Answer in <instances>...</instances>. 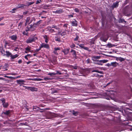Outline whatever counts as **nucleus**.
Segmentation results:
<instances>
[{
	"label": "nucleus",
	"instance_id": "aec40b11",
	"mask_svg": "<svg viewBox=\"0 0 132 132\" xmlns=\"http://www.w3.org/2000/svg\"><path fill=\"white\" fill-rule=\"evenodd\" d=\"M97 62H94V63L98 64L99 65H102L103 64L102 63V61L101 60H97Z\"/></svg>",
	"mask_w": 132,
	"mask_h": 132
},
{
	"label": "nucleus",
	"instance_id": "1a4fd4ad",
	"mask_svg": "<svg viewBox=\"0 0 132 132\" xmlns=\"http://www.w3.org/2000/svg\"><path fill=\"white\" fill-rule=\"evenodd\" d=\"M9 37L12 40L15 41L17 39V36L16 35H14L10 36Z\"/></svg>",
	"mask_w": 132,
	"mask_h": 132
},
{
	"label": "nucleus",
	"instance_id": "f257e3e1",
	"mask_svg": "<svg viewBox=\"0 0 132 132\" xmlns=\"http://www.w3.org/2000/svg\"><path fill=\"white\" fill-rule=\"evenodd\" d=\"M25 6V5L23 4H19L18 5V6L16 7V8L13 9L12 11H10L11 12V13H14L15 12V11L16 9L18 8H24V7Z\"/></svg>",
	"mask_w": 132,
	"mask_h": 132
},
{
	"label": "nucleus",
	"instance_id": "2f4dec72",
	"mask_svg": "<svg viewBox=\"0 0 132 132\" xmlns=\"http://www.w3.org/2000/svg\"><path fill=\"white\" fill-rule=\"evenodd\" d=\"M126 22V21H125L123 19H122L121 18V19H119V23H122V22Z\"/></svg>",
	"mask_w": 132,
	"mask_h": 132
},
{
	"label": "nucleus",
	"instance_id": "393cba45",
	"mask_svg": "<svg viewBox=\"0 0 132 132\" xmlns=\"http://www.w3.org/2000/svg\"><path fill=\"white\" fill-rule=\"evenodd\" d=\"M10 110H9L8 111H7L5 112H3V113L5 114L6 115H8L10 113Z\"/></svg>",
	"mask_w": 132,
	"mask_h": 132
},
{
	"label": "nucleus",
	"instance_id": "69168bd1",
	"mask_svg": "<svg viewBox=\"0 0 132 132\" xmlns=\"http://www.w3.org/2000/svg\"><path fill=\"white\" fill-rule=\"evenodd\" d=\"M28 11H26V12H24L23 13V15L26 14H27L28 13Z\"/></svg>",
	"mask_w": 132,
	"mask_h": 132
},
{
	"label": "nucleus",
	"instance_id": "a18cd8bd",
	"mask_svg": "<svg viewBox=\"0 0 132 132\" xmlns=\"http://www.w3.org/2000/svg\"><path fill=\"white\" fill-rule=\"evenodd\" d=\"M50 32L51 33H53L56 32L54 29H51L50 30Z\"/></svg>",
	"mask_w": 132,
	"mask_h": 132
},
{
	"label": "nucleus",
	"instance_id": "c756f323",
	"mask_svg": "<svg viewBox=\"0 0 132 132\" xmlns=\"http://www.w3.org/2000/svg\"><path fill=\"white\" fill-rule=\"evenodd\" d=\"M77 45H79L81 48H83L84 47V44H78Z\"/></svg>",
	"mask_w": 132,
	"mask_h": 132
},
{
	"label": "nucleus",
	"instance_id": "b1692460",
	"mask_svg": "<svg viewBox=\"0 0 132 132\" xmlns=\"http://www.w3.org/2000/svg\"><path fill=\"white\" fill-rule=\"evenodd\" d=\"M118 6V2H116V3H114L112 5V7H117Z\"/></svg>",
	"mask_w": 132,
	"mask_h": 132
},
{
	"label": "nucleus",
	"instance_id": "6e6552de",
	"mask_svg": "<svg viewBox=\"0 0 132 132\" xmlns=\"http://www.w3.org/2000/svg\"><path fill=\"white\" fill-rule=\"evenodd\" d=\"M69 49L66 48V49L62 50L61 51L64 53L65 55H67L69 53Z\"/></svg>",
	"mask_w": 132,
	"mask_h": 132
},
{
	"label": "nucleus",
	"instance_id": "9d476101",
	"mask_svg": "<svg viewBox=\"0 0 132 132\" xmlns=\"http://www.w3.org/2000/svg\"><path fill=\"white\" fill-rule=\"evenodd\" d=\"M6 54L3 55L4 56H6L7 57H9L10 56L11 57L12 53L8 51H6L5 52Z\"/></svg>",
	"mask_w": 132,
	"mask_h": 132
},
{
	"label": "nucleus",
	"instance_id": "423d86ee",
	"mask_svg": "<svg viewBox=\"0 0 132 132\" xmlns=\"http://www.w3.org/2000/svg\"><path fill=\"white\" fill-rule=\"evenodd\" d=\"M54 116V114L51 113H48L46 116L47 118L48 119H51Z\"/></svg>",
	"mask_w": 132,
	"mask_h": 132
},
{
	"label": "nucleus",
	"instance_id": "f8f14e48",
	"mask_svg": "<svg viewBox=\"0 0 132 132\" xmlns=\"http://www.w3.org/2000/svg\"><path fill=\"white\" fill-rule=\"evenodd\" d=\"M72 26H73L77 27V21L75 20L71 22Z\"/></svg>",
	"mask_w": 132,
	"mask_h": 132
},
{
	"label": "nucleus",
	"instance_id": "39448f33",
	"mask_svg": "<svg viewBox=\"0 0 132 132\" xmlns=\"http://www.w3.org/2000/svg\"><path fill=\"white\" fill-rule=\"evenodd\" d=\"M111 57L113 58H114L116 59V60L117 61H119L120 62L124 61L125 60V59L123 58L122 57H118L116 56H112Z\"/></svg>",
	"mask_w": 132,
	"mask_h": 132
},
{
	"label": "nucleus",
	"instance_id": "cd10ccee",
	"mask_svg": "<svg viewBox=\"0 0 132 132\" xmlns=\"http://www.w3.org/2000/svg\"><path fill=\"white\" fill-rule=\"evenodd\" d=\"M83 49H84L85 50L88 51L89 52L91 51V50H90L89 49V48L86 47L84 46V48Z\"/></svg>",
	"mask_w": 132,
	"mask_h": 132
},
{
	"label": "nucleus",
	"instance_id": "dca6fc26",
	"mask_svg": "<svg viewBox=\"0 0 132 132\" xmlns=\"http://www.w3.org/2000/svg\"><path fill=\"white\" fill-rule=\"evenodd\" d=\"M111 64L112 66L114 67H116L119 65V64L116 62H111Z\"/></svg>",
	"mask_w": 132,
	"mask_h": 132
},
{
	"label": "nucleus",
	"instance_id": "e433bc0d",
	"mask_svg": "<svg viewBox=\"0 0 132 132\" xmlns=\"http://www.w3.org/2000/svg\"><path fill=\"white\" fill-rule=\"evenodd\" d=\"M22 24V22H20L19 23L18 26V27L19 28H21Z\"/></svg>",
	"mask_w": 132,
	"mask_h": 132
},
{
	"label": "nucleus",
	"instance_id": "4d7b16f0",
	"mask_svg": "<svg viewBox=\"0 0 132 132\" xmlns=\"http://www.w3.org/2000/svg\"><path fill=\"white\" fill-rule=\"evenodd\" d=\"M97 72L100 73L101 74H103V72L101 71H99L98 70H97Z\"/></svg>",
	"mask_w": 132,
	"mask_h": 132
},
{
	"label": "nucleus",
	"instance_id": "2eb2a0df",
	"mask_svg": "<svg viewBox=\"0 0 132 132\" xmlns=\"http://www.w3.org/2000/svg\"><path fill=\"white\" fill-rule=\"evenodd\" d=\"M51 90H52L51 93L53 94L55 93H57L58 92V91L59 90L58 89H56L55 90L54 88H51Z\"/></svg>",
	"mask_w": 132,
	"mask_h": 132
},
{
	"label": "nucleus",
	"instance_id": "e2e57ef3",
	"mask_svg": "<svg viewBox=\"0 0 132 132\" xmlns=\"http://www.w3.org/2000/svg\"><path fill=\"white\" fill-rule=\"evenodd\" d=\"M41 21V20H40L38 21L37 22V23H36V24H37L38 25H39V24L40 23V22Z\"/></svg>",
	"mask_w": 132,
	"mask_h": 132
},
{
	"label": "nucleus",
	"instance_id": "79ce46f5",
	"mask_svg": "<svg viewBox=\"0 0 132 132\" xmlns=\"http://www.w3.org/2000/svg\"><path fill=\"white\" fill-rule=\"evenodd\" d=\"M53 53H54V54L56 55H58V54L57 52V51L55 50V49H54V50L53 52Z\"/></svg>",
	"mask_w": 132,
	"mask_h": 132
},
{
	"label": "nucleus",
	"instance_id": "7ed1b4c3",
	"mask_svg": "<svg viewBox=\"0 0 132 132\" xmlns=\"http://www.w3.org/2000/svg\"><path fill=\"white\" fill-rule=\"evenodd\" d=\"M0 100L2 102L3 107L5 108H7L9 105L8 103L5 102V99L4 98H2L0 99Z\"/></svg>",
	"mask_w": 132,
	"mask_h": 132
},
{
	"label": "nucleus",
	"instance_id": "4be33fe9",
	"mask_svg": "<svg viewBox=\"0 0 132 132\" xmlns=\"http://www.w3.org/2000/svg\"><path fill=\"white\" fill-rule=\"evenodd\" d=\"M40 109V108L37 106L34 107L33 108V110L35 111H39ZM41 109H40L41 110Z\"/></svg>",
	"mask_w": 132,
	"mask_h": 132
},
{
	"label": "nucleus",
	"instance_id": "bb28decb",
	"mask_svg": "<svg viewBox=\"0 0 132 132\" xmlns=\"http://www.w3.org/2000/svg\"><path fill=\"white\" fill-rule=\"evenodd\" d=\"M48 75H50L51 76H53V75H55L56 74L54 72H49L48 74Z\"/></svg>",
	"mask_w": 132,
	"mask_h": 132
},
{
	"label": "nucleus",
	"instance_id": "9b49d317",
	"mask_svg": "<svg viewBox=\"0 0 132 132\" xmlns=\"http://www.w3.org/2000/svg\"><path fill=\"white\" fill-rule=\"evenodd\" d=\"M16 82L17 83L20 85V86H21L22 84H24V83L25 82V81L23 80L20 79L17 80Z\"/></svg>",
	"mask_w": 132,
	"mask_h": 132
},
{
	"label": "nucleus",
	"instance_id": "6e6d98bb",
	"mask_svg": "<svg viewBox=\"0 0 132 132\" xmlns=\"http://www.w3.org/2000/svg\"><path fill=\"white\" fill-rule=\"evenodd\" d=\"M35 19L34 18H32L31 20H30V21L29 22L30 23H31L33 20H35Z\"/></svg>",
	"mask_w": 132,
	"mask_h": 132
},
{
	"label": "nucleus",
	"instance_id": "3c124183",
	"mask_svg": "<svg viewBox=\"0 0 132 132\" xmlns=\"http://www.w3.org/2000/svg\"><path fill=\"white\" fill-rule=\"evenodd\" d=\"M106 66L108 67H110L111 66V63L110 64L109 63H108L106 64Z\"/></svg>",
	"mask_w": 132,
	"mask_h": 132
},
{
	"label": "nucleus",
	"instance_id": "f3484780",
	"mask_svg": "<svg viewBox=\"0 0 132 132\" xmlns=\"http://www.w3.org/2000/svg\"><path fill=\"white\" fill-rule=\"evenodd\" d=\"M30 90L32 92L37 91L38 90V89L34 87H30Z\"/></svg>",
	"mask_w": 132,
	"mask_h": 132
},
{
	"label": "nucleus",
	"instance_id": "09e8293b",
	"mask_svg": "<svg viewBox=\"0 0 132 132\" xmlns=\"http://www.w3.org/2000/svg\"><path fill=\"white\" fill-rule=\"evenodd\" d=\"M54 49H55V50L57 51L58 50H60V48L59 47H55L54 48Z\"/></svg>",
	"mask_w": 132,
	"mask_h": 132
},
{
	"label": "nucleus",
	"instance_id": "a19ab883",
	"mask_svg": "<svg viewBox=\"0 0 132 132\" xmlns=\"http://www.w3.org/2000/svg\"><path fill=\"white\" fill-rule=\"evenodd\" d=\"M86 62L87 63H89L90 62V60L88 58L86 61Z\"/></svg>",
	"mask_w": 132,
	"mask_h": 132
},
{
	"label": "nucleus",
	"instance_id": "5fc2aeb1",
	"mask_svg": "<svg viewBox=\"0 0 132 132\" xmlns=\"http://www.w3.org/2000/svg\"><path fill=\"white\" fill-rule=\"evenodd\" d=\"M23 87H25L26 88V89H30V87H27L26 86H23Z\"/></svg>",
	"mask_w": 132,
	"mask_h": 132
},
{
	"label": "nucleus",
	"instance_id": "4c0bfd02",
	"mask_svg": "<svg viewBox=\"0 0 132 132\" xmlns=\"http://www.w3.org/2000/svg\"><path fill=\"white\" fill-rule=\"evenodd\" d=\"M75 47V45L73 44L72 43V45H71L70 46V47L71 48H73L74 47Z\"/></svg>",
	"mask_w": 132,
	"mask_h": 132
},
{
	"label": "nucleus",
	"instance_id": "680f3d73",
	"mask_svg": "<svg viewBox=\"0 0 132 132\" xmlns=\"http://www.w3.org/2000/svg\"><path fill=\"white\" fill-rule=\"evenodd\" d=\"M18 62L19 64H20L22 62V60H20L18 61Z\"/></svg>",
	"mask_w": 132,
	"mask_h": 132
},
{
	"label": "nucleus",
	"instance_id": "a211bd4d",
	"mask_svg": "<svg viewBox=\"0 0 132 132\" xmlns=\"http://www.w3.org/2000/svg\"><path fill=\"white\" fill-rule=\"evenodd\" d=\"M19 56V55L17 54H15V55H12V54L11 55V59H14L17 57Z\"/></svg>",
	"mask_w": 132,
	"mask_h": 132
},
{
	"label": "nucleus",
	"instance_id": "052dcab7",
	"mask_svg": "<svg viewBox=\"0 0 132 132\" xmlns=\"http://www.w3.org/2000/svg\"><path fill=\"white\" fill-rule=\"evenodd\" d=\"M41 48H40V46L39 48H38V49H36V51L37 52L41 50Z\"/></svg>",
	"mask_w": 132,
	"mask_h": 132
},
{
	"label": "nucleus",
	"instance_id": "20e7f679",
	"mask_svg": "<svg viewBox=\"0 0 132 132\" xmlns=\"http://www.w3.org/2000/svg\"><path fill=\"white\" fill-rule=\"evenodd\" d=\"M45 48L47 49L49 48L48 44L45 43H42L40 45V48Z\"/></svg>",
	"mask_w": 132,
	"mask_h": 132
},
{
	"label": "nucleus",
	"instance_id": "37998d69",
	"mask_svg": "<svg viewBox=\"0 0 132 132\" xmlns=\"http://www.w3.org/2000/svg\"><path fill=\"white\" fill-rule=\"evenodd\" d=\"M74 112L73 113V114L75 116H77L78 114V112H75L73 111Z\"/></svg>",
	"mask_w": 132,
	"mask_h": 132
},
{
	"label": "nucleus",
	"instance_id": "bf43d9fd",
	"mask_svg": "<svg viewBox=\"0 0 132 132\" xmlns=\"http://www.w3.org/2000/svg\"><path fill=\"white\" fill-rule=\"evenodd\" d=\"M54 28L56 30H58L59 29V28H57L56 26H53V27H52V28Z\"/></svg>",
	"mask_w": 132,
	"mask_h": 132
},
{
	"label": "nucleus",
	"instance_id": "0e129e2a",
	"mask_svg": "<svg viewBox=\"0 0 132 132\" xmlns=\"http://www.w3.org/2000/svg\"><path fill=\"white\" fill-rule=\"evenodd\" d=\"M42 80V79H40V78L37 79H37H36L35 80H36V81H41V80Z\"/></svg>",
	"mask_w": 132,
	"mask_h": 132
},
{
	"label": "nucleus",
	"instance_id": "c85d7f7f",
	"mask_svg": "<svg viewBox=\"0 0 132 132\" xmlns=\"http://www.w3.org/2000/svg\"><path fill=\"white\" fill-rule=\"evenodd\" d=\"M55 41H57L59 42L61 41L60 38H57L56 37L55 38Z\"/></svg>",
	"mask_w": 132,
	"mask_h": 132
},
{
	"label": "nucleus",
	"instance_id": "ddd939ff",
	"mask_svg": "<svg viewBox=\"0 0 132 132\" xmlns=\"http://www.w3.org/2000/svg\"><path fill=\"white\" fill-rule=\"evenodd\" d=\"M38 25L36 23H34L33 25L31 24L30 26V28L35 29Z\"/></svg>",
	"mask_w": 132,
	"mask_h": 132
},
{
	"label": "nucleus",
	"instance_id": "473e14b6",
	"mask_svg": "<svg viewBox=\"0 0 132 132\" xmlns=\"http://www.w3.org/2000/svg\"><path fill=\"white\" fill-rule=\"evenodd\" d=\"M104 42H106L107 40L108 39V38H105L104 37H103L102 38Z\"/></svg>",
	"mask_w": 132,
	"mask_h": 132
},
{
	"label": "nucleus",
	"instance_id": "412c9836",
	"mask_svg": "<svg viewBox=\"0 0 132 132\" xmlns=\"http://www.w3.org/2000/svg\"><path fill=\"white\" fill-rule=\"evenodd\" d=\"M53 12L55 13H60L62 12V10L60 9V10H56Z\"/></svg>",
	"mask_w": 132,
	"mask_h": 132
},
{
	"label": "nucleus",
	"instance_id": "603ef678",
	"mask_svg": "<svg viewBox=\"0 0 132 132\" xmlns=\"http://www.w3.org/2000/svg\"><path fill=\"white\" fill-rule=\"evenodd\" d=\"M98 76H99V75L98 74H93V75L92 76H93V77L94 76H95L96 77H98Z\"/></svg>",
	"mask_w": 132,
	"mask_h": 132
},
{
	"label": "nucleus",
	"instance_id": "49530a36",
	"mask_svg": "<svg viewBox=\"0 0 132 132\" xmlns=\"http://www.w3.org/2000/svg\"><path fill=\"white\" fill-rule=\"evenodd\" d=\"M77 65L72 66V68L75 69H77Z\"/></svg>",
	"mask_w": 132,
	"mask_h": 132
},
{
	"label": "nucleus",
	"instance_id": "6ab92c4d",
	"mask_svg": "<svg viewBox=\"0 0 132 132\" xmlns=\"http://www.w3.org/2000/svg\"><path fill=\"white\" fill-rule=\"evenodd\" d=\"M34 2H27L26 3V4H27L26 5H25V6H29L34 4Z\"/></svg>",
	"mask_w": 132,
	"mask_h": 132
},
{
	"label": "nucleus",
	"instance_id": "7c9ffc66",
	"mask_svg": "<svg viewBox=\"0 0 132 132\" xmlns=\"http://www.w3.org/2000/svg\"><path fill=\"white\" fill-rule=\"evenodd\" d=\"M23 17V15H20L18 14L17 15V18H19L20 19L22 18Z\"/></svg>",
	"mask_w": 132,
	"mask_h": 132
},
{
	"label": "nucleus",
	"instance_id": "f03ea898",
	"mask_svg": "<svg viewBox=\"0 0 132 132\" xmlns=\"http://www.w3.org/2000/svg\"><path fill=\"white\" fill-rule=\"evenodd\" d=\"M37 39L36 37H31L29 38L26 40V42L28 43H30L33 42H34Z\"/></svg>",
	"mask_w": 132,
	"mask_h": 132
},
{
	"label": "nucleus",
	"instance_id": "338daca9",
	"mask_svg": "<svg viewBox=\"0 0 132 132\" xmlns=\"http://www.w3.org/2000/svg\"><path fill=\"white\" fill-rule=\"evenodd\" d=\"M69 18H70L71 17H73V15L72 14H71L70 15H69Z\"/></svg>",
	"mask_w": 132,
	"mask_h": 132
},
{
	"label": "nucleus",
	"instance_id": "8fccbe9b",
	"mask_svg": "<svg viewBox=\"0 0 132 132\" xmlns=\"http://www.w3.org/2000/svg\"><path fill=\"white\" fill-rule=\"evenodd\" d=\"M68 25V24H65L63 25V27H64L67 28Z\"/></svg>",
	"mask_w": 132,
	"mask_h": 132
},
{
	"label": "nucleus",
	"instance_id": "ea45409f",
	"mask_svg": "<svg viewBox=\"0 0 132 132\" xmlns=\"http://www.w3.org/2000/svg\"><path fill=\"white\" fill-rule=\"evenodd\" d=\"M101 60L102 62L103 63H106V62H107L108 61V60Z\"/></svg>",
	"mask_w": 132,
	"mask_h": 132
},
{
	"label": "nucleus",
	"instance_id": "58836bf2",
	"mask_svg": "<svg viewBox=\"0 0 132 132\" xmlns=\"http://www.w3.org/2000/svg\"><path fill=\"white\" fill-rule=\"evenodd\" d=\"M10 45V44L9 42H5V47H6L7 46H9Z\"/></svg>",
	"mask_w": 132,
	"mask_h": 132
},
{
	"label": "nucleus",
	"instance_id": "5701e85b",
	"mask_svg": "<svg viewBox=\"0 0 132 132\" xmlns=\"http://www.w3.org/2000/svg\"><path fill=\"white\" fill-rule=\"evenodd\" d=\"M44 39H45V42L46 43H47L48 41V38L47 36L45 35L43 36Z\"/></svg>",
	"mask_w": 132,
	"mask_h": 132
},
{
	"label": "nucleus",
	"instance_id": "de8ad7c7",
	"mask_svg": "<svg viewBox=\"0 0 132 132\" xmlns=\"http://www.w3.org/2000/svg\"><path fill=\"white\" fill-rule=\"evenodd\" d=\"M79 38V36L77 35L76 37L74 39V40L75 41H77L78 40Z\"/></svg>",
	"mask_w": 132,
	"mask_h": 132
},
{
	"label": "nucleus",
	"instance_id": "f704fd0d",
	"mask_svg": "<svg viewBox=\"0 0 132 132\" xmlns=\"http://www.w3.org/2000/svg\"><path fill=\"white\" fill-rule=\"evenodd\" d=\"M52 79L50 78L46 77L44 78V79L45 81H47L48 80H51Z\"/></svg>",
	"mask_w": 132,
	"mask_h": 132
},
{
	"label": "nucleus",
	"instance_id": "72a5a7b5",
	"mask_svg": "<svg viewBox=\"0 0 132 132\" xmlns=\"http://www.w3.org/2000/svg\"><path fill=\"white\" fill-rule=\"evenodd\" d=\"M29 20H30V18H29H29H27V20H26V23H27V24H30V23H29L30 22H29Z\"/></svg>",
	"mask_w": 132,
	"mask_h": 132
},
{
	"label": "nucleus",
	"instance_id": "0eeeda50",
	"mask_svg": "<svg viewBox=\"0 0 132 132\" xmlns=\"http://www.w3.org/2000/svg\"><path fill=\"white\" fill-rule=\"evenodd\" d=\"M101 58L100 56H93L92 57V60L96 62L97 59H100Z\"/></svg>",
	"mask_w": 132,
	"mask_h": 132
},
{
	"label": "nucleus",
	"instance_id": "c9c22d12",
	"mask_svg": "<svg viewBox=\"0 0 132 132\" xmlns=\"http://www.w3.org/2000/svg\"><path fill=\"white\" fill-rule=\"evenodd\" d=\"M56 71V73H55L56 75L58 74L59 75H62V73L60 72L59 71Z\"/></svg>",
	"mask_w": 132,
	"mask_h": 132
},
{
	"label": "nucleus",
	"instance_id": "4468645a",
	"mask_svg": "<svg viewBox=\"0 0 132 132\" xmlns=\"http://www.w3.org/2000/svg\"><path fill=\"white\" fill-rule=\"evenodd\" d=\"M70 52L72 53L73 56L74 57H75L76 56V51L72 49H71V50Z\"/></svg>",
	"mask_w": 132,
	"mask_h": 132
},
{
	"label": "nucleus",
	"instance_id": "864d4df0",
	"mask_svg": "<svg viewBox=\"0 0 132 132\" xmlns=\"http://www.w3.org/2000/svg\"><path fill=\"white\" fill-rule=\"evenodd\" d=\"M77 75L79 76H84V74L82 73H78Z\"/></svg>",
	"mask_w": 132,
	"mask_h": 132
},
{
	"label": "nucleus",
	"instance_id": "774afa93",
	"mask_svg": "<svg viewBox=\"0 0 132 132\" xmlns=\"http://www.w3.org/2000/svg\"><path fill=\"white\" fill-rule=\"evenodd\" d=\"M58 116L59 117H60L61 118H62L63 117V116L62 115H60V114L58 115Z\"/></svg>",
	"mask_w": 132,
	"mask_h": 132
},
{
	"label": "nucleus",
	"instance_id": "13d9d810",
	"mask_svg": "<svg viewBox=\"0 0 132 132\" xmlns=\"http://www.w3.org/2000/svg\"><path fill=\"white\" fill-rule=\"evenodd\" d=\"M4 77L5 78H12V77H9L6 75Z\"/></svg>",
	"mask_w": 132,
	"mask_h": 132
},
{
	"label": "nucleus",
	"instance_id": "a878e982",
	"mask_svg": "<svg viewBox=\"0 0 132 132\" xmlns=\"http://www.w3.org/2000/svg\"><path fill=\"white\" fill-rule=\"evenodd\" d=\"M26 51H25V52L26 53H27L28 52L30 51V49L28 47H27L25 49Z\"/></svg>",
	"mask_w": 132,
	"mask_h": 132
},
{
	"label": "nucleus",
	"instance_id": "c03bdc74",
	"mask_svg": "<svg viewBox=\"0 0 132 132\" xmlns=\"http://www.w3.org/2000/svg\"><path fill=\"white\" fill-rule=\"evenodd\" d=\"M75 11L76 12H79V9L77 8H75L74 9Z\"/></svg>",
	"mask_w": 132,
	"mask_h": 132
}]
</instances>
